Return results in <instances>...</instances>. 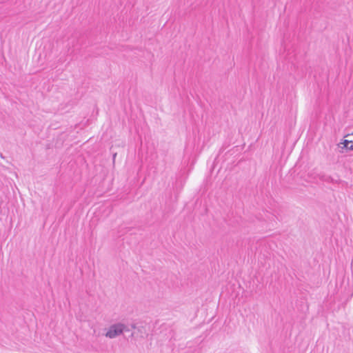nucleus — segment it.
I'll return each instance as SVG.
<instances>
[{
    "label": "nucleus",
    "instance_id": "obj_1",
    "mask_svg": "<svg viewBox=\"0 0 353 353\" xmlns=\"http://www.w3.org/2000/svg\"><path fill=\"white\" fill-rule=\"evenodd\" d=\"M129 327L123 323H118L113 324L108 328L105 336L110 339H114L123 334L124 332H130Z\"/></svg>",
    "mask_w": 353,
    "mask_h": 353
},
{
    "label": "nucleus",
    "instance_id": "obj_2",
    "mask_svg": "<svg viewBox=\"0 0 353 353\" xmlns=\"http://www.w3.org/2000/svg\"><path fill=\"white\" fill-rule=\"evenodd\" d=\"M319 179L326 183H336L338 182L337 180L334 179L331 176L325 174H319Z\"/></svg>",
    "mask_w": 353,
    "mask_h": 353
},
{
    "label": "nucleus",
    "instance_id": "obj_3",
    "mask_svg": "<svg viewBox=\"0 0 353 353\" xmlns=\"http://www.w3.org/2000/svg\"><path fill=\"white\" fill-rule=\"evenodd\" d=\"M341 143L344 145V148L350 150H353V142L348 140H344Z\"/></svg>",
    "mask_w": 353,
    "mask_h": 353
},
{
    "label": "nucleus",
    "instance_id": "obj_4",
    "mask_svg": "<svg viewBox=\"0 0 353 353\" xmlns=\"http://www.w3.org/2000/svg\"><path fill=\"white\" fill-rule=\"evenodd\" d=\"M132 328H133V329L135 328V326L132 325Z\"/></svg>",
    "mask_w": 353,
    "mask_h": 353
}]
</instances>
